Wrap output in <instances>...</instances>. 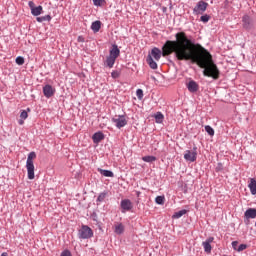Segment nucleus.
I'll list each match as a JSON object with an SVG mask.
<instances>
[{
    "mask_svg": "<svg viewBox=\"0 0 256 256\" xmlns=\"http://www.w3.org/2000/svg\"><path fill=\"white\" fill-rule=\"evenodd\" d=\"M175 53L178 61H191L196 63L203 70L204 77H212L219 79V68L213 62V56L201 44H196L191 39L187 38L185 32L176 34V41L167 40L162 47L163 57H167Z\"/></svg>",
    "mask_w": 256,
    "mask_h": 256,
    "instance_id": "nucleus-1",
    "label": "nucleus"
},
{
    "mask_svg": "<svg viewBox=\"0 0 256 256\" xmlns=\"http://www.w3.org/2000/svg\"><path fill=\"white\" fill-rule=\"evenodd\" d=\"M37 157L35 152H30L28 154V158L26 161V169L28 171V179L33 180L35 179V165L33 164V159Z\"/></svg>",
    "mask_w": 256,
    "mask_h": 256,
    "instance_id": "nucleus-2",
    "label": "nucleus"
},
{
    "mask_svg": "<svg viewBox=\"0 0 256 256\" xmlns=\"http://www.w3.org/2000/svg\"><path fill=\"white\" fill-rule=\"evenodd\" d=\"M79 239H91L93 237V230L87 226L83 225L78 232Z\"/></svg>",
    "mask_w": 256,
    "mask_h": 256,
    "instance_id": "nucleus-3",
    "label": "nucleus"
},
{
    "mask_svg": "<svg viewBox=\"0 0 256 256\" xmlns=\"http://www.w3.org/2000/svg\"><path fill=\"white\" fill-rule=\"evenodd\" d=\"M207 7H209V3L200 0L193 8L194 15H203L207 11Z\"/></svg>",
    "mask_w": 256,
    "mask_h": 256,
    "instance_id": "nucleus-4",
    "label": "nucleus"
},
{
    "mask_svg": "<svg viewBox=\"0 0 256 256\" xmlns=\"http://www.w3.org/2000/svg\"><path fill=\"white\" fill-rule=\"evenodd\" d=\"M184 159L190 163H195V161H197V147H193L192 150H186L184 153Z\"/></svg>",
    "mask_w": 256,
    "mask_h": 256,
    "instance_id": "nucleus-5",
    "label": "nucleus"
},
{
    "mask_svg": "<svg viewBox=\"0 0 256 256\" xmlns=\"http://www.w3.org/2000/svg\"><path fill=\"white\" fill-rule=\"evenodd\" d=\"M113 123H115V126L117 129H121L127 125V118L125 115H119L114 118H112Z\"/></svg>",
    "mask_w": 256,
    "mask_h": 256,
    "instance_id": "nucleus-6",
    "label": "nucleus"
},
{
    "mask_svg": "<svg viewBox=\"0 0 256 256\" xmlns=\"http://www.w3.org/2000/svg\"><path fill=\"white\" fill-rule=\"evenodd\" d=\"M242 26L246 31H251L253 29V18L249 15H244L242 17Z\"/></svg>",
    "mask_w": 256,
    "mask_h": 256,
    "instance_id": "nucleus-7",
    "label": "nucleus"
},
{
    "mask_svg": "<svg viewBox=\"0 0 256 256\" xmlns=\"http://www.w3.org/2000/svg\"><path fill=\"white\" fill-rule=\"evenodd\" d=\"M120 207H121V213H127V211H131L133 209V202L129 199H123L120 202Z\"/></svg>",
    "mask_w": 256,
    "mask_h": 256,
    "instance_id": "nucleus-8",
    "label": "nucleus"
},
{
    "mask_svg": "<svg viewBox=\"0 0 256 256\" xmlns=\"http://www.w3.org/2000/svg\"><path fill=\"white\" fill-rule=\"evenodd\" d=\"M43 93H44V97H47V99H50V97H53L55 95V88L47 84L43 87Z\"/></svg>",
    "mask_w": 256,
    "mask_h": 256,
    "instance_id": "nucleus-9",
    "label": "nucleus"
},
{
    "mask_svg": "<svg viewBox=\"0 0 256 256\" xmlns=\"http://www.w3.org/2000/svg\"><path fill=\"white\" fill-rule=\"evenodd\" d=\"M187 89L190 93H197L199 91V84L194 80H190L187 84Z\"/></svg>",
    "mask_w": 256,
    "mask_h": 256,
    "instance_id": "nucleus-10",
    "label": "nucleus"
},
{
    "mask_svg": "<svg viewBox=\"0 0 256 256\" xmlns=\"http://www.w3.org/2000/svg\"><path fill=\"white\" fill-rule=\"evenodd\" d=\"M119 55H121V50H119V47L116 44H113L112 49L110 50L109 56L117 59V57H119Z\"/></svg>",
    "mask_w": 256,
    "mask_h": 256,
    "instance_id": "nucleus-11",
    "label": "nucleus"
},
{
    "mask_svg": "<svg viewBox=\"0 0 256 256\" xmlns=\"http://www.w3.org/2000/svg\"><path fill=\"white\" fill-rule=\"evenodd\" d=\"M92 139H93V143H101V141L105 139V135L103 134V132H96L92 136Z\"/></svg>",
    "mask_w": 256,
    "mask_h": 256,
    "instance_id": "nucleus-12",
    "label": "nucleus"
},
{
    "mask_svg": "<svg viewBox=\"0 0 256 256\" xmlns=\"http://www.w3.org/2000/svg\"><path fill=\"white\" fill-rule=\"evenodd\" d=\"M244 216L246 219H255L256 217V209L255 208H249L245 211Z\"/></svg>",
    "mask_w": 256,
    "mask_h": 256,
    "instance_id": "nucleus-13",
    "label": "nucleus"
},
{
    "mask_svg": "<svg viewBox=\"0 0 256 256\" xmlns=\"http://www.w3.org/2000/svg\"><path fill=\"white\" fill-rule=\"evenodd\" d=\"M150 56H152L155 61H159V59H161V50L159 48H153Z\"/></svg>",
    "mask_w": 256,
    "mask_h": 256,
    "instance_id": "nucleus-14",
    "label": "nucleus"
},
{
    "mask_svg": "<svg viewBox=\"0 0 256 256\" xmlns=\"http://www.w3.org/2000/svg\"><path fill=\"white\" fill-rule=\"evenodd\" d=\"M248 187L250 189V192L252 195H256V179L251 178L250 183L248 184Z\"/></svg>",
    "mask_w": 256,
    "mask_h": 256,
    "instance_id": "nucleus-15",
    "label": "nucleus"
},
{
    "mask_svg": "<svg viewBox=\"0 0 256 256\" xmlns=\"http://www.w3.org/2000/svg\"><path fill=\"white\" fill-rule=\"evenodd\" d=\"M124 232L125 226L122 223L115 225L114 233H116V235H123Z\"/></svg>",
    "mask_w": 256,
    "mask_h": 256,
    "instance_id": "nucleus-16",
    "label": "nucleus"
},
{
    "mask_svg": "<svg viewBox=\"0 0 256 256\" xmlns=\"http://www.w3.org/2000/svg\"><path fill=\"white\" fill-rule=\"evenodd\" d=\"M91 29H92V31H94V33H99V31L101 29V21H99V20L94 21L91 25Z\"/></svg>",
    "mask_w": 256,
    "mask_h": 256,
    "instance_id": "nucleus-17",
    "label": "nucleus"
},
{
    "mask_svg": "<svg viewBox=\"0 0 256 256\" xmlns=\"http://www.w3.org/2000/svg\"><path fill=\"white\" fill-rule=\"evenodd\" d=\"M115 61H117V58H114L112 56H107L106 58L107 67H109V69H113V65H115Z\"/></svg>",
    "mask_w": 256,
    "mask_h": 256,
    "instance_id": "nucleus-18",
    "label": "nucleus"
},
{
    "mask_svg": "<svg viewBox=\"0 0 256 256\" xmlns=\"http://www.w3.org/2000/svg\"><path fill=\"white\" fill-rule=\"evenodd\" d=\"M146 61L151 69H157V62L153 60V57L151 55H148Z\"/></svg>",
    "mask_w": 256,
    "mask_h": 256,
    "instance_id": "nucleus-19",
    "label": "nucleus"
},
{
    "mask_svg": "<svg viewBox=\"0 0 256 256\" xmlns=\"http://www.w3.org/2000/svg\"><path fill=\"white\" fill-rule=\"evenodd\" d=\"M183 215H187V210L183 209L178 212H175L172 216V219H181V217H183Z\"/></svg>",
    "mask_w": 256,
    "mask_h": 256,
    "instance_id": "nucleus-20",
    "label": "nucleus"
},
{
    "mask_svg": "<svg viewBox=\"0 0 256 256\" xmlns=\"http://www.w3.org/2000/svg\"><path fill=\"white\" fill-rule=\"evenodd\" d=\"M98 172L101 173L104 177H114L113 171L111 170H103L98 168Z\"/></svg>",
    "mask_w": 256,
    "mask_h": 256,
    "instance_id": "nucleus-21",
    "label": "nucleus"
},
{
    "mask_svg": "<svg viewBox=\"0 0 256 256\" xmlns=\"http://www.w3.org/2000/svg\"><path fill=\"white\" fill-rule=\"evenodd\" d=\"M41 11H43V7L38 6L34 9H32L31 13H32V15H34V17H39V15H41Z\"/></svg>",
    "mask_w": 256,
    "mask_h": 256,
    "instance_id": "nucleus-22",
    "label": "nucleus"
},
{
    "mask_svg": "<svg viewBox=\"0 0 256 256\" xmlns=\"http://www.w3.org/2000/svg\"><path fill=\"white\" fill-rule=\"evenodd\" d=\"M36 21H38V23H43L44 21H51V15L37 17Z\"/></svg>",
    "mask_w": 256,
    "mask_h": 256,
    "instance_id": "nucleus-23",
    "label": "nucleus"
},
{
    "mask_svg": "<svg viewBox=\"0 0 256 256\" xmlns=\"http://www.w3.org/2000/svg\"><path fill=\"white\" fill-rule=\"evenodd\" d=\"M142 161H145V163H153V161H157V157H155V156H144V157H142Z\"/></svg>",
    "mask_w": 256,
    "mask_h": 256,
    "instance_id": "nucleus-24",
    "label": "nucleus"
},
{
    "mask_svg": "<svg viewBox=\"0 0 256 256\" xmlns=\"http://www.w3.org/2000/svg\"><path fill=\"white\" fill-rule=\"evenodd\" d=\"M155 119H156V123H163V119H164L163 113L157 112L155 114Z\"/></svg>",
    "mask_w": 256,
    "mask_h": 256,
    "instance_id": "nucleus-25",
    "label": "nucleus"
},
{
    "mask_svg": "<svg viewBox=\"0 0 256 256\" xmlns=\"http://www.w3.org/2000/svg\"><path fill=\"white\" fill-rule=\"evenodd\" d=\"M205 131L206 133H208V135H210V137H213V135H215V130L209 125L205 126Z\"/></svg>",
    "mask_w": 256,
    "mask_h": 256,
    "instance_id": "nucleus-26",
    "label": "nucleus"
},
{
    "mask_svg": "<svg viewBox=\"0 0 256 256\" xmlns=\"http://www.w3.org/2000/svg\"><path fill=\"white\" fill-rule=\"evenodd\" d=\"M155 201L157 205H163L165 203V196H157Z\"/></svg>",
    "mask_w": 256,
    "mask_h": 256,
    "instance_id": "nucleus-27",
    "label": "nucleus"
},
{
    "mask_svg": "<svg viewBox=\"0 0 256 256\" xmlns=\"http://www.w3.org/2000/svg\"><path fill=\"white\" fill-rule=\"evenodd\" d=\"M202 245L206 253H211V244L209 242H203Z\"/></svg>",
    "mask_w": 256,
    "mask_h": 256,
    "instance_id": "nucleus-28",
    "label": "nucleus"
},
{
    "mask_svg": "<svg viewBox=\"0 0 256 256\" xmlns=\"http://www.w3.org/2000/svg\"><path fill=\"white\" fill-rule=\"evenodd\" d=\"M209 19H211V16L205 14V15H202L200 17V21H202V23H209Z\"/></svg>",
    "mask_w": 256,
    "mask_h": 256,
    "instance_id": "nucleus-29",
    "label": "nucleus"
},
{
    "mask_svg": "<svg viewBox=\"0 0 256 256\" xmlns=\"http://www.w3.org/2000/svg\"><path fill=\"white\" fill-rule=\"evenodd\" d=\"M107 197V193L103 192V193H100L98 198H97V201H99V203L105 201V198Z\"/></svg>",
    "mask_w": 256,
    "mask_h": 256,
    "instance_id": "nucleus-30",
    "label": "nucleus"
},
{
    "mask_svg": "<svg viewBox=\"0 0 256 256\" xmlns=\"http://www.w3.org/2000/svg\"><path fill=\"white\" fill-rule=\"evenodd\" d=\"M16 63H17V65H24L25 64V58H23L22 56H18L16 58Z\"/></svg>",
    "mask_w": 256,
    "mask_h": 256,
    "instance_id": "nucleus-31",
    "label": "nucleus"
},
{
    "mask_svg": "<svg viewBox=\"0 0 256 256\" xmlns=\"http://www.w3.org/2000/svg\"><path fill=\"white\" fill-rule=\"evenodd\" d=\"M103 3H105V0H93V4L96 7H101V5H103Z\"/></svg>",
    "mask_w": 256,
    "mask_h": 256,
    "instance_id": "nucleus-32",
    "label": "nucleus"
},
{
    "mask_svg": "<svg viewBox=\"0 0 256 256\" xmlns=\"http://www.w3.org/2000/svg\"><path fill=\"white\" fill-rule=\"evenodd\" d=\"M119 75H121V74H120L119 71H117V70H114V71H112V73H111L112 79H119Z\"/></svg>",
    "mask_w": 256,
    "mask_h": 256,
    "instance_id": "nucleus-33",
    "label": "nucleus"
},
{
    "mask_svg": "<svg viewBox=\"0 0 256 256\" xmlns=\"http://www.w3.org/2000/svg\"><path fill=\"white\" fill-rule=\"evenodd\" d=\"M247 249L246 244H240L239 247L237 248L238 253H241V251H245Z\"/></svg>",
    "mask_w": 256,
    "mask_h": 256,
    "instance_id": "nucleus-34",
    "label": "nucleus"
},
{
    "mask_svg": "<svg viewBox=\"0 0 256 256\" xmlns=\"http://www.w3.org/2000/svg\"><path fill=\"white\" fill-rule=\"evenodd\" d=\"M136 96L138 99H143V90L137 89Z\"/></svg>",
    "mask_w": 256,
    "mask_h": 256,
    "instance_id": "nucleus-35",
    "label": "nucleus"
},
{
    "mask_svg": "<svg viewBox=\"0 0 256 256\" xmlns=\"http://www.w3.org/2000/svg\"><path fill=\"white\" fill-rule=\"evenodd\" d=\"M29 117V114H27V111L23 110L20 114V118L25 120Z\"/></svg>",
    "mask_w": 256,
    "mask_h": 256,
    "instance_id": "nucleus-36",
    "label": "nucleus"
},
{
    "mask_svg": "<svg viewBox=\"0 0 256 256\" xmlns=\"http://www.w3.org/2000/svg\"><path fill=\"white\" fill-rule=\"evenodd\" d=\"M237 245H239V242L238 241H233L232 242V248L234 249V251H237Z\"/></svg>",
    "mask_w": 256,
    "mask_h": 256,
    "instance_id": "nucleus-37",
    "label": "nucleus"
},
{
    "mask_svg": "<svg viewBox=\"0 0 256 256\" xmlns=\"http://www.w3.org/2000/svg\"><path fill=\"white\" fill-rule=\"evenodd\" d=\"M61 256H72L71 255V252L69 250H64L62 253H61Z\"/></svg>",
    "mask_w": 256,
    "mask_h": 256,
    "instance_id": "nucleus-38",
    "label": "nucleus"
},
{
    "mask_svg": "<svg viewBox=\"0 0 256 256\" xmlns=\"http://www.w3.org/2000/svg\"><path fill=\"white\" fill-rule=\"evenodd\" d=\"M28 5H29L31 11H33V9L36 8L35 3L33 1L28 2Z\"/></svg>",
    "mask_w": 256,
    "mask_h": 256,
    "instance_id": "nucleus-39",
    "label": "nucleus"
},
{
    "mask_svg": "<svg viewBox=\"0 0 256 256\" xmlns=\"http://www.w3.org/2000/svg\"><path fill=\"white\" fill-rule=\"evenodd\" d=\"M216 171H223V164L218 163V165L216 167Z\"/></svg>",
    "mask_w": 256,
    "mask_h": 256,
    "instance_id": "nucleus-40",
    "label": "nucleus"
},
{
    "mask_svg": "<svg viewBox=\"0 0 256 256\" xmlns=\"http://www.w3.org/2000/svg\"><path fill=\"white\" fill-rule=\"evenodd\" d=\"M78 43H85V38L83 36H79Z\"/></svg>",
    "mask_w": 256,
    "mask_h": 256,
    "instance_id": "nucleus-41",
    "label": "nucleus"
},
{
    "mask_svg": "<svg viewBox=\"0 0 256 256\" xmlns=\"http://www.w3.org/2000/svg\"><path fill=\"white\" fill-rule=\"evenodd\" d=\"M214 239H215V238H213V237H209V238L206 240V243H208V244L211 245V243H213Z\"/></svg>",
    "mask_w": 256,
    "mask_h": 256,
    "instance_id": "nucleus-42",
    "label": "nucleus"
},
{
    "mask_svg": "<svg viewBox=\"0 0 256 256\" xmlns=\"http://www.w3.org/2000/svg\"><path fill=\"white\" fill-rule=\"evenodd\" d=\"M19 125H23L25 123V121L23 120V118H21L19 121H18Z\"/></svg>",
    "mask_w": 256,
    "mask_h": 256,
    "instance_id": "nucleus-43",
    "label": "nucleus"
},
{
    "mask_svg": "<svg viewBox=\"0 0 256 256\" xmlns=\"http://www.w3.org/2000/svg\"><path fill=\"white\" fill-rule=\"evenodd\" d=\"M1 256H9V253L3 252V253L1 254Z\"/></svg>",
    "mask_w": 256,
    "mask_h": 256,
    "instance_id": "nucleus-44",
    "label": "nucleus"
},
{
    "mask_svg": "<svg viewBox=\"0 0 256 256\" xmlns=\"http://www.w3.org/2000/svg\"><path fill=\"white\" fill-rule=\"evenodd\" d=\"M137 197L141 195V192H136Z\"/></svg>",
    "mask_w": 256,
    "mask_h": 256,
    "instance_id": "nucleus-45",
    "label": "nucleus"
}]
</instances>
